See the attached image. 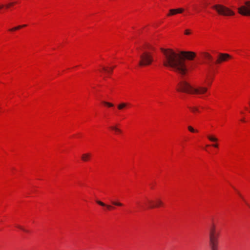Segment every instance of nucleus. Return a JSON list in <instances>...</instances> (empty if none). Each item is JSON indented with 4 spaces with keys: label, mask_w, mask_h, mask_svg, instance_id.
<instances>
[{
    "label": "nucleus",
    "mask_w": 250,
    "mask_h": 250,
    "mask_svg": "<svg viewBox=\"0 0 250 250\" xmlns=\"http://www.w3.org/2000/svg\"><path fill=\"white\" fill-rule=\"evenodd\" d=\"M161 50L164 55V65L172 68L182 75H185L188 70L185 59L192 60L196 55L194 52L190 51H181L177 53L170 49L161 48Z\"/></svg>",
    "instance_id": "obj_1"
},
{
    "label": "nucleus",
    "mask_w": 250,
    "mask_h": 250,
    "mask_svg": "<svg viewBox=\"0 0 250 250\" xmlns=\"http://www.w3.org/2000/svg\"><path fill=\"white\" fill-rule=\"evenodd\" d=\"M177 90L188 93L202 95L207 92L208 88L203 86L194 88L188 82L182 80L178 83Z\"/></svg>",
    "instance_id": "obj_2"
},
{
    "label": "nucleus",
    "mask_w": 250,
    "mask_h": 250,
    "mask_svg": "<svg viewBox=\"0 0 250 250\" xmlns=\"http://www.w3.org/2000/svg\"><path fill=\"white\" fill-rule=\"evenodd\" d=\"M219 235V233L216 231L215 225L212 224L209 228V242L211 250H217Z\"/></svg>",
    "instance_id": "obj_3"
},
{
    "label": "nucleus",
    "mask_w": 250,
    "mask_h": 250,
    "mask_svg": "<svg viewBox=\"0 0 250 250\" xmlns=\"http://www.w3.org/2000/svg\"><path fill=\"white\" fill-rule=\"evenodd\" d=\"M140 60L139 64L141 66H145L150 65L154 59L152 54L149 52L144 51L140 56Z\"/></svg>",
    "instance_id": "obj_4"
},
{
    "label": "nucleus",
    "mask_w": 250,
    "mask_h": 250,
    "mask_svg": "<svg viewBox=\"0 0 250 250\" xmlns=\"http://www.w3.org/2000/svg\"><path fill=\"white\" fill-rule=\"evenodd\" d=\"M212 8L216 10L217 12L224 16H230L233 14V12L228 8L222 5L216 4L212 6Z\"/></svg>",
    "instance_id": "obj_5"
},
{
    "label": "nucleus",
    "mask_w": 250,
    "mask_h": 250,
    "mask_svg": "<svg viewBox=\"0 0 250 250\" xmlns=\"http://www.w3.org/2000/svg\"><path fill=\"white\" fill-rule=\"evenodd\" d=\"M238 12L240 14L243 16H250V1H246L245 5L239 7Z\"/></svg>",
    "instance_id": "obj_6"
},
{
    "label": "nucleus",
    "mask_w": 250,
    "mask_h": 250,
    "mask_svg": "<svg viewBox=\"0 0 250 250\" xmlns=\"http://www.w3.org/2000/svg\"><path fill=\"white\" fill-rule=\"evenodd\" d=\"M144 204L145 205V207L148 208H155L157 205H155L154 201L148 198H146Z\"/></svg>",
    "instance_id": "obj_7"
},
{
    "label": "nucleus",
    "mask_w": 250,
    "mask_h": 250,
    "mask_svg": "<svg viewBox=\"0 0 250 250\" xmlns=\"http://www.w3.org/2000/svg\"><path fill=\"white\" fill-rule=\"evenodd\" d=\"M229 55L227 54H220L216 62L220 63L223 61H226L229 58Z\"/></svg>",
    "instance_id": "obj_8"
},
{
    "label": "nucleus",
    "mask_w": 250,
    "mask_h": 250,
    "mask_svg": "<svg viewBox=\"0 0 250 250\" xmlns=\"http://www.w3.org/2000/svg\"><path fill=\"white\" fill-rule=\"evenodd\" d=\"M203 57L207 61V63L210 64L212 61V57L210 54L207 53H205L203 54Z\"/></svg>",
    "instance_id": "obj_9"
},
{
    "label": "nucleus",
    "mask_w": 250,
    "mask_h": 250,
    "mask_svg": "<svg viewBox=\"0 0 250 250\" xmlns=\"http://www.w3.org/2000/svg\"><path fill=\"white\" fill-rule=\"evenodd\" d=\"M96 202H97V204H98L99 205H100V206H101L102 207H106V208L108 209H111L114 208L111 205H106L105 204H104V203H103V202H101L100 201L97 200V201H96Z\"/></svg>",
    "instance_id": "obj_10"
},
{
    "label": "nucleus",
    "mask_w": 250,
    "mask_h": 250,
    "mask_svg": "<svg viewBox=\"0 0 250 250\" xmlns=\"http://www.w3.org/2000/svg\"><path fill=\"white\" fill-rule=\"evenodd\" d=\"M91 156V155L89 153H86V154H84L82 155V159L83 161H87L89 160V159L90 158Z\"/></svg>",
    "instance_id": "obj_11"
},
{
    "label": "nucleus",
    "mask_w": 250,
    "mask_h": 250,
    "mask_svg": "<svg viewBox=\"0 0 250 250\" xmlns=\"http://www.w3.org/2000/svg\"><path fill=\"white\" fill-rule=\"evenodd\" d=\"M127 105V103H121L118 105L117 107H118V109L122 110L123 108L126 107Z\"/></svg>",
    "instance_id": "obj_12"
},
{
    "label": "nucleus",
    "mask_w": 250,
    "mask_h": 250,
    "mask_svg": "<svg viewBox=\"0 0 250 250\" xmlns=\"http://www.w3.org/2000/svg\"><path fill=\"white\" fill-rule=\"evenodd\" d=\"M177 14L176 9H171L169 10V13L167 14V16H173Z\"/></svg>",
    "instance_id": "obj_13"
},
{
    "label": "nucleus",
    "mask_w": 250,
    "mask_h": 250,
    "mask_svg": "<svg viewBox=\"0 0 250 250\" xmlns=\"http://www.w3.org/2000/svg\"><path fill=\"white\" fill-rule=\"evenodd\" d=\"M208 138L209 141L213 142H216L218 141V139L217 138L211 135L208 136Z\"/></svg>",
    "instance_id": "obj_14"
},
{
    "label": "nucleus",
    "mask_w": 250,
    "mask_h": 250,
    "mask_svg": "<svg viewBox=\"0 0 250 250\" xmlns=\"http://www.w3.org/2000/svg\"><path fill=\"white\" fill-rule=\"evenodd\" d=\"M155 205H157L155 208L159 207L163 205V203L161 200L160 199H157L155 201H154Z\"/></svg>",
    "instance_id": "obj_15"
},
{
    "label": "nucleus",
    "mask_w": 250,
    "mask_h": 250,
    "mask_svg": "<svg viewBox=\"0 0 250 250\" xmlns=\"http://www.w3.org/2000/svg\"><path fill=\"white\" fill-rule=\"evenodd\" d=\"M110 129L113 130H114L115 132H118V133H121L122 132V130L118 128L117 126H111L110 127Z\"/></svg>",
    "instance_id": "obj_16"
},
{
    "label": "nucleus",
    "mask_w": 250,
    "mask_h": 250,
    "mask_svg": "<svg viewBox=\"0 0 250 250\" xmlns=\"http://www.w3.org/2000/svg\"><path fill=\"white\" fill-rule=\"evenodd\" d=\"M26 26V25H25V24H24V25H19V26H18L17 27H14V28H13L12 29H10L9 30L11 31H15L16 30H18V29L21 28L22 27H25Z\"/></svg>",
    "instance_id": "obj_17"
},
{
    "label": "nucleus",
    "mask_w": 250,
    "mask_h": 250,
    "mask_svg": "<svg viewBox=\"0 0 250 250\" xmlns=\"http://www.w3.org/2000/svg\"><path fill=\"white\" fill-rule=\"evenodd\" d=\"M188 129L190 132L192 133L198 132L197 130L195 129L193 127H192L190 125L188 126Z\"/></svg>",
    "instance_id": "obj_18"
},
{
    "label": "nucleus",
    "mask_w": 250,
    "mask_h": 250,
    "mask_svg": "<svg viewBox=\"0 0 250 250\" xmlns=\"http://www.w3.org/2000/svg\"><path fill=\"white\" fill-rule=\"evenodd\" d=\"M103 69L105 71V72H106L107 73H109V74H111L112 71H113V67H111L110 68L109 70H108L106 68H105V67H103Z\"/></svg>",
    "instance_id": "obj_19"
},
{
    "label": "nucleus",
    "mask_w": 250,
    "mask_h": 250,
    "mask_svg": "<svg viewBox=\"0 0 250 250\" xmlns=\"http://www.w3.org/2000/svg\"><path fill=\"white\" fill-rule=\"evenodd\" d=\"M103 104H104V105L108 106V107H113L114 106V104L111 103H109L105 101H103Z\"/></svg>",
    "instance_id": "obj_20"
},
{
    "label": "nucleus",
    "mask_w": 250,
    "mask_h": 250,
    "mask_svg": "<svg viewBox=\"0 0 250 250\" xmlns=\"http://www.w3.org/2000/svg\"><path fill=\"white\" fill-rule=\"evenodd\" d=\"M189 108L191 110V111L194 113L195 112L199 111L198 108L197 107L193 106V107H189Z\"/></svg>",
    "instance_id": "obj_21"
},
{
    "label": "nucleus",
    "mask_w": 250,
    "mask_h": 250,
    "mask_svg": "<svg viewBox=\"0 0 250 250\" xmlns=\"http://www.w3.org/2000/svg\"><path fill=\"white\" fill-rule=\"evenodd\" d=\"M111 203L115 205V206H122L123 205V204L120 202H115V201H112L111 202Z\"/></svg>",
    "instance_id": "obj_22"
},
{
    "label": "nucleus",
    "mask_w": 250,
    "mask_h": 250,
    "mask_svg": "<svg viewBox=\"0 0 250 250\" xmlns=\"http://www.w3.org/2000/svg\"><path fill=\"white\" fill-rule=\"evenodd\" d=\"M176 9L177 14L178 13H182L184 11V9L182 8H177Z\"/></svg>",
    "instance_id": "obj_23"
},
{
    "label": "nucleus",
    "mask_w": 250,
    "mask_h": 250,
    "mask_svg": "<svg viewBox=\"0 0 250 250\" xmlns=\"http://www.w3.org/2000/svg\"><path fill=\"white\" fill-rule=\"evenodd\" d=\"M239 196L242 198V199L245 202L246 204L250 208V205L245 201V200L244 199L243 197L242 196V195L240 193H238Z\"/></svg>",
    "instance_id": "obj_24"
},
{
    "label": "nucleus",
    "mask_w": 250,
    "mask_h": 250,
    "mask_svg": "<svg viewBox=\"0 0 250 250\" xmlns=\"http://www.w3.org/2000/svg\"><path fill=\"white\" fill-rule=\"evenodd\" d=\"M16 3V2H11V3H9L8 4H7L6 5V8H8L10 6L13 5L14 4Z\"/></svg>",
    "instance_id": "obj_25"
},
{
    "label": "nucleus",
    "mask_w": 250,
    "mask_h": 250,
    "mask_svg": "<svg viewBox=\"0 0 250 250\" xmlns=\"http://www.w3.org/2000/svg\"><path fill=\"white\" fill-rule=\"evenodd\" d=\"M208 5V3L206 1V0H205V1L203 3V7L204 8L206 7Z\"/></svg>",
    "instance_id": "obj_26"
},
{
    "label": "nucleus",
    "mask_w": 250,
    "mask_h": 250,
    "mask_svg": "<svg viewBox=\"0 0 250 250\" xmlns=\"http://www.w3.org/2000/svg\"><path fill=\"white\" fill-rule=\"evenodd\" d=\"M17 227L25 232H28V231L27 230L25 229H23L22 227H21L20 226H17Z\"/></svg>",
    "instance_id": "obj_27"
},
{
    "label": "nucleus",
    "mask_w": 250,
    "mask_h": 250,
    "mask_svg": "<svg viewBox=\"0 0 250 250\" xmlns=\"http://www.w3.org/2000/svg\"><path fill=\"white\" fill-rule=\"evenodd\" d=\"M185 34L186 35H189V34H190V31H189V30H188V29L186 30H185Z\"/></svg>",
    "instance_id": "obj_28"
},
{
    "label": "nucleus",
    "mask_w": 250,
    "mask_h": 250,
    "mask_svg": "<svg viewBox=\"0 0 250 250\" xmlns=\"http://www.w3.org/2000/svg\"><path fill=\"white\" fill-rule=\"evenodd\" d=\"M212 146L214 147H218V145L217 144H214L212 145Z\"/></svg>",
    "instance_id": "obj_29"
},
{
    "label": "nucleus",
    "mask_w": 250,
    "mask_h": 250,
    "mask_svg": "<svg viewBox=\"0 0 250 250\" xmlns=\"http://www.w3.org/2000/svg\"><path fill=\"white\" fill-rule=\"evenodd\" d=\"M3 7V5H0V9H1Z\"/></svg>",
    "instance_id": "obj_30"
}]
</instances>
